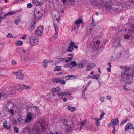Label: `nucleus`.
Returning <instances> with one entry per match:
<instances>
[{
  "label": "nucleus",
  "mask_w": 134,
  "mask_h": 134,
  "mask_svg": "<svg viewBox=\"0 0 134 134\" xmlns=\"http://www.w3.org/2000/svg\"><path fill=\"white\" fill-rule=\"evenodd\" d=\"M14 110L15 109V110L16 113H18L20 112V109L18 108V107H16L15 108H14Z\"/></svg>",
  "instance_id": "nucleus-38"
},
{
  "label": "nucleus",
  "mask_w": 134,
  "mask_h": 134,
  "mask_svg": "<svg viewBox=\"0 0 134 134\" xmlns=\"http://www.w3.org/2000/svg\"><path fill=\"white\" fill-rule=\"evenodd\" d=\"M59 25V21L57 19H56V21H54V23L53 25L54 26V28L55 29V32L58 31V26Z\"/></svg>",
  "instance_id": "nucleus-13"
},
{
  "label": "nucleus",
  "mask_w": 134,
  "mask_h": 134,
  "mask_svg": "<svg viewBox=\"0 0 134 134\" xmlns=\"http://www.w3.org/2000/svg\"><path fill=\"white\" fill-rule=\"evenodd\" d=\"M43 26H40L39 27L35 32V34L38 36H41L42 34V31L43 30Z\"/></svg>",
  "instance_id": "nucleus-10"
},
{
  "label": "nucleus",
  "mask_w": 134,
  "mask_h": 134,
  "mask_svg": "<svg viewBox=\"0 0 134 134\" xmlns=\"http://www.w3.org/2000/svg\"><path fill=\"white\" fill-rule=\"evenodd\" d=\"M70 64L73 66H75L77 65V63L75 61H72L70 63Z\"/></svg>",
  "instance_id": "nucleus-34"
},
{
  "label": "nucleus",
  "mask_w": 134,
  "mask_h": 134,
  "mask_svg": "<svg viewBox=\"0 0 134 134\" xmlns=\"http://www.w3.org/2000/svg\"><path fill=\"white\" fill-rule=\"evenodd\" d=\"M29 40L30 45L32 46L37 45L39 43L38 40L35 37L32 36L30 37Z\"/></svg>",
  "instance_id": "nucleus-5"
},
{
  "label": "nucleus",
  "mask_w": 134,
  "mask_h": 134,
  "mask_svg": "<svg viewBox=\"0 0 134 134\" xmlns=\"http://www.w3.org/2000/svg\"><path fill=\"white\" fill-rule=\"evenodd\" d=\"M58 36V32H55L54 36L55 38H57Z\"/></svg>",
  "instance_id": "nucleus-61"
},
{
  "label": "nucleus",
  "mask_w": 134,
  "mask_h": 134,
  "mask_svg": "<svg viewBox=\"0 0 134 134\" xmlns=\"http://www.w3.org/2000/svg\"><path fill=\"white\" fill-rule=\"evenodd\" d=\"M43 14V11L42 10H41L38 11H37V12L35 13L34 17L36 20H38L40 19Z\"/></svg>",
  "instance_id": "nucleus-6"
},
{
  "label": "nucleus",
  "mask_w": 134,
  "mask_h": 134,
  "mask_svg": "<svg viewBox=\"0 0 134 134\" xmlns=\"http://www.w3.org/2000/svg\"><path fill=\"white\" fill-rule=\"evenodd\" d=\"M6 95L5 94H2L0 93V99L2 98L3 99H6Z\"/></svg>",
  "instance_id": "nucleus-35"
},
{
  "label": "nucleus",
  "mask_w": 134,
  "mask_h": 134,
  "mask_svg": "<svg viewBox=\"0 0 134 134\" xmlns=\"http://www.w3.org/2000/svg\"><path fill=\"white\" fill-rule=\"evenodd\" d=\"M22 71V70L20 69V70H18V71H17V72H18V74H21V72Z\"/></svg>",
  "instance_id": "nucleus-63"
},
{
  "label": "nucleus",
  "mask_w": 134,
  "mask_h": 134,
  "mask_svg": "<svg viewBox=\"0 0 134 134\" xmlns=\"http://www.w3.org/2000/svg\"><path fill=\"white\" fill-rule=\"evenodd\" d=\"M129 35H126L124 36V38L126 39H128L129 38Z\"/></svg>",
  "instance_id": "nucleus-58"
},
{
  "label": "nucleus",
  "mask_w": 134,
  "mask_h": 134,
  "mask_svg": "<svg viewBox=\"0 0 134 134\" xmlns=\"http://www.w3.org/2000/svg\"><path fill=\"white\" fill-rule=\"evenodd\" d=\"M48 60H44L43 63V65L44 68H46L47 66V63H48Z\"/></svg>",
  "instance_id": "nucleus-25"
},
{
  "label": "nucleus",
  "mask_w": 134,
  "mask_h": 134,
  "mask_svg": "<svg viewBox=\"0 0 134 134\" xmlns=\"http://www.w3.org/2000/svg\"><path fill=\"white\" fill-rule=\"evenodd\" d=\"M133 128L134 127L132 124L129 123L126 124L125 126L124 130L125 131H127L129 130V129H133Z\"/></svg>",
  "instance_id": "nucleus-11"
},
{
  "label": "nucleus",
  "mask_w": 134,
  "mask_h": 134,
  "mask_svg": "<svg viewBox=\"0 0 134 134\" xmlns=\"http://www.w3.org/2000/svg\"><path fill=\"white\" fill-rule=\"evenodd\" d=\"M32 2L34 5L36 6H41L43 4L41 2H38V0H32Z\"/></svg>",
  "instance_id": "nucleus-14"
},
{
  "label": "nucleus",
  "mask_w": 134,
  "mask_h": 134,
  "mask_svg": "<svg viewBox=\"0 0 134 134\" xmlns=\"http://www.w3.org/2000/svg\"><path fill=\"white\" fill-rule=\"evenodd\" d=\"M72 57H68L67 58V59L68 61H70L72 59Z\"/></svg>",
  "instance_id": "nucleus-60"
},
{
  "label": "nucleus",
  "mask_w": 134,
  "mask_h": 134,
  "mask_svg": "<svg viewBox=\"0 0 134 134\" xmlns=\"http://www.w3.org/2000/svg\"><path fill=\"white\" fill-rule=\"evenodd\" d=\"M77 66L80 69L82 68L84 66V64L81 62L79 63L78 64H77Z\"/></svg>",
  "instance_id": "nucleus-29"
},
{
  "label": "nucleus",
  "mask_w": 134,
  "mask_h": 134,
  "mask_svg": "<svg viewBox=\"0 0 134 134\" xmlns=\"http://www.w3.org/2000/svg\"><path fill=\"white\" fill-rule=\"evenodd\" d=\"M31 108V106L30 105H27L26 107V110H28L30 109Z\"/></svg>",
  "instance_id": "nucleus-46"
},
{
  "label": "nucleus",
  "mask_w": 134,
  "mask_h": 134,
  "mask_svg": "<svg viewBox=\"0 0 134 134\" xmlns=\"http://www.w3.org/2000/svg\"><path fill=\"white\" fill-rule=\"evenodd\" d=\"M68 109L71 111H74L76 109L74 107H72L70 105L68 106L67 108Z\"/></svg>",
  "instance_id": "nucleus-24"
},
{
  "label": "nucleus",
  "mask_w": 134,
  "mask_h": 134,
  "mask_svg": "<svg viewBox=\"0 0 134 134\" xmlns=\"http://www.w3.org/2000/svg\"><path fill=\"white\" fill-rule=\"evenodd\" d=\"M96 66V64L94 63H91L87 65V68L86 69V71H88L91 70L93 67Z\"/></svg>",
  "instance_id": "nucleus-15"
},
{
  "label": "nucleus",
  "mask_w": 134,
  "mask_h": 134,
  "mask_svg": "<svg viewBox=\"0 0 134 134\" xmlns=\"http://www.w3.org/2000/svg\"><path fill=\"white\" fill-rule=\"evenodd\" d=\"M21 120L22 118L20 116H19L18 118L15 120V123H16L19 122Z\"/></svg>",
  "instance_id": "nucleus-33"
},
{
  "label": "nucleus",
  "mask_w": 134,
  "mask_h": 134,
  "mask_svg": "<svg viewBox=\"0 0 134 134\" xmlns=\"http://www.w3.org/2000/svg\"><path fill=\"white\" fill-rule=\"evenodd\" d=\"M119 120L118 118H116L112 120H111L112 127H115L118 124L119 122Z\"/></svg>",
  "instance_id": "nucleus-12"
},
{
  "label": "nucleus",
  "mask_w": 134,
  "mask_h": 134,
  "mask_svg": "<svg viewBox=\"0 0 134 134\" xmlns=\"http://www.w3.org/2000/svg\"><path fill=\"white\" fill-rule=\"evenodd\" d=\"M20 22V20L19 19H16L14 21V22L15 24L18 25Z\"/></svg>",
  "instance_id": "nucleus-42"
},
{
  "label": "nucleus",
  "mask_w": 134,
  "mask_h": 134,
  "mask_svg": "<svg viewBox=\"0 0 134 134\" xmlns=\"http://www.w3.org/2000/svg\"><path fill=\"white\" fill-rule=\"evenodd\" d=\"M120 45V39L119 37H117L115 38L114 41L113 46L115 47H116Z\"/></svg>",
  "instance_id": "nucleus-9"
},
{
  "label": "nucleus",
  "mask_w": 134,
  "mask_h": 134,
  "mask_svg": "<svg viewBox=\"0 0 134 134\" xmlns=\"http://www.w3.org/2000/svg\"><path fill=\"white\" fill-rule=\"evenodd\" d=\"M65 77H63L60 79L57 78H53L52 79V81L53 82L59 83L61 84L64 85L65 83L64 81Z\"/></svg>",
  "instance_id": "nucleus-7"
},
{
  "label": "nucleus",
  "mask_w": 134,
  "mask_h": 134,
  "mask_svg": "<svg viewBox=\"0 0 134 134\" xmlns=\"http://www.w3.org/2000/svg\"><path fill=\"white\" fill-rule=\"evenodd\" d=\"M127 120H128L127 119H126L122 121L121 123L120 124V126H121L122 125L127 121Z\"/></svg>",
  "instance_id": "nucleus-40"
},
{
  "label": "nucleus",
  "mask_w": 134,
  "mask_h": 134,
  "mask_svg": "<svg viewBox=\"0 0 134 134\" xmlns=\"http://www.w3.org/2000/svg\"><path fill=\"white\" fill-rule=\"evenodd\" d=\"M16 14L15 12H10L7 13V15H10L15 14Z\"/></svg>",
  "instance_id": "nucleus-39"
},
{
  "label": "nucleus",
  "mask_w": 134,
  "mask_h": 134,
  "mask_svg": "<svg viewBox=\"0 0 134 134\" xmlns=\"http://www.w3.org/2000/svg\"><path fill=\"white\" fill-rule=\"evenodd\" d=\"M73 49V47L72 46H70L67 49V51L69 52H71Z\"/></svg>",
  "instance_id": "nucleus-32"
},
{
  "label": "nucleus",
  "mask_w": 134,
  "mask_h": 134,
  "mask_svg": "<svg viewBox=\"0 0 134 134\" xmlns=\"http://www.w3.org/2000/svg\"><path fill=\"white\" fill-rule=\"evenodd\" d=\"M57 124L60 125V127L64 129L69 130L73 127V123L71 121H68L64 119H62L57 122Z\"/></svg>",
  "instance_id": "nucleus-2"
},
{
  "label": "nucleus",
  "mask_w": 134,
  "mask_h": 134,
  "mask_svg": "<svg viewBox=\"0 0 134 134\" xmlns=\"http://www.w3.org/2000/svg\"><path fill=\"white\" fill-rule=\"evenodd\" d=\"M99 77V75H93L92 76V78L94 79L97 80Z\"/></svg>",
  "instance_id": "nucleus-37"
},
{
  "label": "nucleus",
  "mask_w": 134,
  "mask_h": 134,
  "mask_svg": "<svg viewBox=\"0 0 134 134\" xmlns=\"http://www.w3.org/2000/svg\"><path fill=\"white\" fill-rule=\"evenodd\" d=\"M82 98L85 100H86L87 99V98L85 97V94H82Z\"/></svg>",
  "instance_id": "nucleus-55"
},
{
  "label": "nucleus",
  "mask_w": 134,
  "mask_h": 134,
  "mask_svg": "<svg viewBox=\"0 0 134 134\" xmlns=\"http://www.w3.org/2000/svg\"><path fill=\"white\" fill-rule=\"evenodd\" d=\"M120 68L123 69L121 73V77L123 81H127L131 78V75L128 73L130 71V68L127 66L121 65Z\"/></svg>",
  "instance_id": "nucleus-3"
},
{
  "label": "nucleus",
  "mask_w": 134,
  "mask_h": 134,
  "mask_svg": "<svg viewBox=\"0 0 134 134\" xmlns=\"http://www.w3.org/2000/svg\"><path fill=\"white\" fill-rule=\"evenodd\" d=\"M38 108L37 107H31V108L29 110V111H30V113H31V112H35L36 111V110H37L36 111H37V110H38Z\"/></svg>",
  "instance_id": "nucleus-20"
},
{
  "label": "nucleus",
  "mask_w": 134,
  "mask_h": 134,
  "mask_svg": "<svg viewBox=\"0 0 134 134\" xmlns=\"http://www.w3.org/2000/svg\"><path fill=\"white\" fill-rule=\"evenodd\" d=\"M65 60V59H64L63 58H60L59 59H58V60H57L56 61H55L54 63V64L55 65H57V64H58L60 62H63Z\"/></svg>",
  "instance_id": "nucleus-21"
},
{
  "label": "nucleus",
  "mask_w": 134,
  "mask_h": 134,
  "mask_svg": "<svg viewBox=\"0 0 134 134\" xmlns=\"http://www.w3.org/2000/svg\"><path fill=\"white\" fill-rule=\"evenodd\" d=\"M126 31L125 30H122L120 31H119L118 34H121V35H124V34H125L126 33Z\"/></svg>",
  "instance_id": "nucleus-31"
},
{
  "label": "nucleus",
  "mask_w": 134,
  "mask_h": 134,
  "mask_svg": "<svg viewBox=\"0 0 134 134\" xmlns=\"http://www.w3.org/2000/svg\"><path fill=\"white\" fill-rule=\"evenodd\" d=\"M67 1H68L67 0H62V2L65 5L66 4Z\"/></svg>",
  "instance_id": "nucleus-59"
},
{
  "label": "nucleus",
  "mask_w": 134,
  "mask_h": 134,
  "mask_svg": "<svg viewBox=\"0 0 134 134\" xmlns=\"http://www.w3.org/2000/svg\"><path fill=\"white\" fill-rule=\"evenodd\" d=\"M82 22V21L80 19H78L75 21V24L77 26V29H78L80 27V24Z\"/></svg>",
  "instance_id": "nucleus-16"
},
{
  "label": "nucleus",
  "mask_w": 134,
  "mask_h": 134,
  "mask_svg": "<svg viewBox=\"0 0 134 134\" xmlns=\"http://www.w3.org/2000/svg\"><path fill=\"white\" fill-rule=\"evenodd\" d=\"M27 8H30L32 7L33 5L31 3H30L27 4Z\"/></svg>",
  "instance_id": "nucleus-48"
},
{
  "label": "nucleus",
  "mask_w": 134,
  "mask_h": 134,
  "mask_svg": "<svg viewBox=\"0 0 134 134\" xmlns=\"http://www.w3.org/2000/svg\"><path fill=\"white\" fill-rule=\"evenodd\" d=\"M23 43V42L21 41H16L15 44L17 46H20Z\"/></svg>",
  "instance_id": "nucleus-27"
},
{
  "label": "nucleus",
  "mask_w": 134,
  "mask_h": 134,
  "mask_svg": "<svg viewBox=\"0 0 134 134\" xmlns=\"http://www.w3.org/2000/svg\"><path fill=\"white\" fill-rule=\"evenodd\" d=\"M93 119L95 121V124L96 126H98L100 125V123L99 122V121L100 120H99V119L97 118H93Z\"/></svg>",
  "instance_id": "nucleus-23"
},
{
  "label": "nucleus",
  "mask_w": 134,
  "mask_h": 134,
  "mask_svg": "<svg viewBox=\"0 0 134 134\" xmlns=\"http://www.w3.org/2000/svg\"><path fill=\"white\" fill-rule=\"evenodd\" d=\"M100 99L102 102H103L104 101V99L103 97H100Z\"/></svg>",
  "instance_id": "nucleus-57"
},
{
  "label": "nucleus",
  "mask_w": 134,
  "mask_h": 134,
  "mask_svg": "<svg viewBox=\"0 0 134 134\" xmlns=\"http://www.w3.org/2000/svg\"><path fill=\"white\" fill-rule=\"evenodd\" d=\"M86 123L87 120H84L81 122L80 127V130H81L82 129V126L85 125L86 124Z\"/></svg>",
  "instance_id": "nucleus-22"
},
{
  "label": "nucleus",
  "mask_w": 134,
  "mask_h": 134,
  "mask_svg": "<svg viewBox=\"0 0 134 134\" xmlns=\"http://www.w3.org/2000/svg\"><path fill=\"white\" fill-rule=\"evenodd\" d=\"M75 43L71 41L70 42V46H72L73 47L75 45Z\"/></svg>",
  "instance_id": "nucleus-47"
},
{
  "label": "nucleus",
  "mask_w": 134,
  "mask_h": 134,
  "mask_svg": "<svg viewBox=\"0 0 134 134\" xmlns=\"http://www.w3.org/2000/svg\"><path fill=\"white\" fill-rule=\"evenodd\" d=\"M51 91L53 92V93H55L56 92V88L53 87L52 88L51 90Z\"/></svg>",
  "instance_id": "nucleus-51"
},
{
  "label": "nucleus",
  "mask_w": 134,
  "mask_h": 134,
  "mask_svg": "<svg viewBox=\"0 0 134 134\" xmlns=\"http://www.w3.org/2000/svg\"><path fill=\"white\" fill-rule=\"evenodd\" d=\"M130 104L131 105H133L134 107V102L133 101H131L130 102Z\"/></svg>",
  "instance_id": "nucleus-62"
},
{
  "label": "nucleus",
  "mask_w": 134,
  "mask_h": 134,
  "mask_svg": "<svg viewBox=\"0 0 134 134\" xmlns=\"http://www.w3.org/2000/svg\"><path fill=\"white\" fill-rule=\"evenodd\" d=\"M3 126L8 130L10 128L9 126H7V123L6 121L3 123Z\"/></svg>",
  "instance_id": "nucleus-26"
},
{
  "label": "nucleus",
  "mask_w": 134,
  "mask_h": 134,
  "mask_svg": "<svg viewBox=\"0 0 134 134\" xmlns=\"http://www.w3.org/2000/svg\"><path fill=\"white\" fill-rule=\"evenodd\" d=\"M36 24V21H34L33 24L30 26L29 29L30 32H32V30L34 29L35 27Z\"/></svg>",
  "instance_id": "nucleus-18"
},
{
  "label": "nucleus",
  "mask_w": 134,
  "mask_h": 134,
  "mask_svg": "<svg viewBox=\"0 0 134 134\" xmlns=\"http://www.w3.org/2000/svg\"><path fill=\"white\" fill-rule=\"evenodd\" d=\"M13 107L14 104L12 103L9 102L7 103L6 106L4 108L5 111L10 114L12 116L14 115Z\"/></svg>",
  "instance_id": "nucleus-4"
},
{
  "label": "nucleus",
  "mask_w": 134,
  "mask_h": 134,
  "mask_svg": "<svg viewBox=\"0 0 134 134\" xmlns=\"http://www.w3.org/2000/svg\"><path fill=\"white\" fill-rule=\"evenodd\" d=\"M15 89L18 91H20L23 90V86L22 85H17L15 86Z\"/></svg>",
  "instance_id": "nucleus-17"
},
{
  "label": "nucleus",
  "mask_w": 134,
  "mask_h": 134,
  "mask_svg": "<svg viewBox=\"0 0 134 134\" xmlns=\"http://www.w3.org/2000/svg\"><path fill=\"white\" fill-rule=\"evenodd\" d=\"M24 75L22 73L17 74L16 75V78L17 79L22 80L24 79Z\"/></svg>",
  "instance_id": "nucleus-19"
},
{
  "label": "nucleus",
  "mask_w": 134,
  "mask_h": 134,
  "mask_svg": "<svg viewBox=\"0 0 134 134\" xmlns=\"http://www.w3.org/2000/svg\"><path fill=\"white\" fill-rule=\"evenodd\" d=\"M56 92H57L61 90V88L59 87L58 86L56 88Z\"/></svg>",
  "instance_id": "nucleus-52"
},
{
  "label": "nucleus",
  "mask_w": 134,
  "mask_h": 134,
  "mask_svg": "<svg viewBox=\"0 0 134 134\" xmlns=\"http://www.w3.org/2000/svg\"><path fill=\"white\" fill-rule=\"evenodd\" d=\"M126 86L125 85L123 86V90L128 91H129V90L128 88H126Z\"/></svg>",
  "instance_id": "nucleus-49"
},
{
  "label": "nucleus",
  "mask_w": 134,
  "mask_h": 134,
  "mask_svg": "<svg viewBox=\"0 0 134 134\" xmlns=\"http://www.w3.org/2000/svg\"><path fill=\"white\" fill-rule=\"evenodd\" d=\"M46 127L45 120L42 119L40 121L37 122L30 131V127L29 126L25 127V129L29 131L30 134H41V131L45 129Z\"/></svg>",
  "instance_id": "nucleus-1"
},
{
  "label": "nucleus",
  "mask_w": 134,
  "mask_h": 134,
  "mask_svg": "<svg viewBox=\"0 0 134 134\" xmlns=\"http://www.w3.org/2000/svg\"><path fill=\"white\" fill-rule=\"evenodd\" d=\"M34 116V115L33 114L29 113L26 116L25 121L26 123L30 122L33 119Z\"/></svg>",
  "instance_id": "nucleus-8"
},
{
  "label": "nucleus",
  "mask_w": 134,
  "mask_h": 134,
  "mask_svg": "<svg viewBox=\"0 0 134 134\" xmlns=\"http://www.w3.org/2000/svg\"><path fill=\"white\" fill-rule=\"evenodd\" d=\"M64 96L65 95H69L70 96L71 94L70 93L68 92H64Z\"/></svg>",
  "instance_id": "nucleus-45"
},
{
  "label": "nucleus",
  "mask_w": 134,
  "mask_h": 134,
  "mask_svg": "<svg viewBox=\"0 0 134 134\" xmlns=\"http://www.w3.org/2000/svg\"><path fill=\"white\" fill-rule=\"evenodd\" d=\"M23 89H27L29 90L30 88V87L29 86H26L25 85H23Z\"/></svg>",
  "instance_id": "nucleus-41"
},
{
  "label": "nucleus",
  "mask_w": 134,
  "mask_h": 134,
  "mask_svg": "<svg viewBox=\"0 0 134 134\" xmlns=\"http://www.w3.org/2000/svg\"><path fill=\"white\" fill-rule=\"evenodd\" d=\"M57 94L59 96L63 97L64 96V92H59L57 93Z\"/></svg>",
  "instance_id": "nucleus-43"
},
{
  "label": "nucleus",
  "mask_w": 134,
  "mask_h": 134,
  "mask_svg": "<svg viewBox=\"0 0 134 134\" xmlns=\"http://www.w3.org/2000/svg\"><path fill=\"white\" fill-rule=\"evenodd\" d=\"M14 131L16 133L18 132L19 131V129L16 126H14Z\"/></svg>",
  "instance_id": "nucleus-36"
},
{
  "label": "nucleus",
  "mask_w": 134,
  "mask_h": 134,
  "mask_svg": "<svg viewBox=\"0 0 134 134\" xmlns=\"http://www.w3.org/2000/svg\"><path fill=\"white\" fill-rule=\"evenodd\" d=\"M107 99L110 100L111 98V96H108L107 97Z\"/></svg>",
  "instance_id": "nucleus-64"
},
{
  "label": "nucleus",
  "mask_w": 134,
  "mask_h": 134,
  "mask_svg": "<svg viewBox=\"0 0 134 134\" xmlns=\"http://www.w3.org/2000/svg\"><path fill=\"white\" fill-rule=\"evenodd\" d=\"M12 65L14 66H15L16 64V62L14 60H13L12 61Z\"/></svg>",
  "instance_id": "nucleus-53"
},
{
  "label": "nucleus",
  "mask_w": 134,
  "mask_h": 134,
  "mask_svg": "<svg viewBox=\"0 0 134 134\" xmlns=\"http://www.w3.org/2000/svg\"><path fill=\"white\" fill-rule=\"evenodd\" d=\"M112 127L113 128V130H112V133L113 134H114L115 133V127L114 126Z\"/></svg>",
  "instance_id": "nucleus-54"
},
{
  "label": "nucleus",
  "mask_w": 134,
  "mask_h": 134,
  "mask_svg": "<svg viewBox=\"0 0 134 134\" xmlns=\"http://www.w3.org/2000/svg\"><path fill=\"white\" fill-rule=\"evenodd\" d=\"M61 70V67L59 66H56L54 69V70L55 71H60Z\"/></svg>",
  "instance_id": "nucleus-30"
},
{
  "label": "nucleus",
  "mask_w": 134,
  "mask_h": 134,
  "mask_svg": "<svg viewBox=\"0 0 134 134\" xmlns=\"http://www.w3.org/2000/svg\"><path fill=\"white\" fill-rule=\"evenodd\" d=\"M21 2V0H16L14 2V4L17 3H20Z\"/></svg>",
  "instance_id": "nucleus-50"
},
{
  "label": "nucleus",
  "mask_w": 134,
  "mask_h": 134,
  "mask_svg": "<svg viewBox=\"0 0 134 134\" xmlns=\"http://www.w3.org/2000/svg\"><path fill=\"white\" fill-rule=\"evenodd\" d=\"M12 36V34L10 33H9L7 35V37H11Z\"/></svg>",
  "instance_id": "nucleus-56"
},
{
  "label": "nucleus",
  "mask_w": 134,
  "mask_h": 134,
  "mask_svg": "<svg viewBox=\"0 0 134 134\" xmlns=\"http://www.w3.org/2000/svg\"><path fill=\"white\" fill-rule=\"evenodd\" d=\"M94 24L91 23L89 25V26L87 27V29L88 30L90 31H92V27L93 26H94Z\"/></svg>",
  "instance_id": "nucleus-28"
},
{
  "label": "nucleus",
  "mask_w": 134,
  "mask_h": 134,
  "mask_svg": "<svg viewBox=\"0 0 134 134\" xmlns=\"http://www.w3.org/2000/svg\"><path fill=\"white\" fill-rule=\"evenodd\" d=\"M105 113H103L101 114L100 115V118L99 119V120H102L103 118V116L105 114Z\"/></svg>",
  "instance_id": "nucleus-44"
}]
</instances>
